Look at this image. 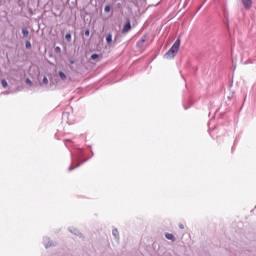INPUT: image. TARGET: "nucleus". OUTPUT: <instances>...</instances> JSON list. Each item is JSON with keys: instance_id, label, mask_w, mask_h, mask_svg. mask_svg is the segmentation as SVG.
<instances>
[{"instance_id": "obj_1", "label": "nucleus", "mask_w": 256, "mask_h": 256, "mask_svg": "<svg viewBox=\"0 0 256 256\" xmlns=\"http://www.w3.org/2000/svg\"><path fill=\"white\" fill-rule=\"evenodd\" d=\"M179 47H181V39L178 38L174 42L172 47L166 52L164 57H166V59H174L175 55H177V53H179Z\"/></svg>"}, {"instance_id": "obj_2", "label": "nucleus", "mask_w": 256, "mask_h": 256, "mask_svg": "<svg viewBox=\"0 0 256 256\" xmlns=\"http://www.w3.org/2000/svg\"><path fill=\"white\" fill-rule=\"evenodd\" d=\"M244 9L249 10L253 7V0H242Z\"/></svg>"}, {"instance_id": "obj_3", "label": "nucleus", "mask_w": 256, "mask_h": 256, "mask_svg": "<svg viewBox=\"0 0 256 256\" xmlns=\"http://www.w3.org/2000/svg\"><path fill=\"white\" fill-rule=\"evenodd\" d=\"M145 41H147V34H144L141 39L137 42V47L141 48L145 45Z\"/></svg>"}, {"instance_id": "obj_4", "label": "nucleus", "mask_w": 256, "mask_h": 256, "mask_svg": "<svg viewBox=\"0 0 256 256\" xmlns=\"http://www.w3.org/2000/svg\"><path fill=\"white\" fill-rule=\"evenodd\" d=\"M44 245H45L46 249H49V247L55 246V244H53V242H51V240L47 237L44 238Z\"/></svg>"}, {"instance_id": "obj_5", "label": "nucleus", "mask_w": 256, "mask_h": 256, "mask_svg": "<svg viewBox=\"0 0 256 256\" xmlns=\"http://www.w3.org/2000/svg\"><path fill=\"white\" fill-rule=\"evenodd\" d=\"M129 31H131V22H128L124 25L122 33H129Z\"/></svg>"}, {"instance_id": "obj_6", "label": "nucleus", "mask_w": 256, "mask_h": 256, "mask_svg": "<svg viewBox=\"0 0 256 256\" xmlns=\"http://www.w3.org/2000/svg\"><path fill=\"white\" fill-rule=\"evenodd\" d=\"M70 232L73 233L74 235H76L77 237H80V238L83 237V234H81V232H79V230H77L75 228L70 229Z\"/></svg>"}, {"instance_id": "obj_7", "label": "nucleus", "mask_w": 256, "mask_h": 256, "mask_svg": "<svg viewBox=\"0 0 256 256\" xmlns=\"http://www.w3.org/2000/svg\"><path fill=\"white\" fill-rule=\"evenodd\" d=\"M85 161H87V160H84L83 162L78 163L76 166L71 165V166L68 168V171H73L74 169H77V167H81V165H83V163H85Z\"/></svg>"}, {"instance_id": "obj_8", "label": "nucleus", "mask_w": 256, "mask_h": 256, "mask_svg": "<svg viewBox=\"0 0 256 256\" xmlns=\"http://www.w3.org/2000/svg\"><path fill=\"white\" fill-rule=\"evenodd\" d=\"M165 237H166V239H168V241H173V242H175V236H174L173 234H171V233H166V234H165Z\"/></svg>"}, {"instance_id": "obj_9", "label": "nucleus", "mask_w": 256, "mask_h": 256, "mask_svg": "<svg viewBox=\"0 0 256 256\" xmlns=\"http://www.w3.org/2000/svg\"><path fill=\"white\" fill-rule=\"evenodd\" d=\"M58 75H59L60 79H62V81H66L67 80V75L64 74L63 71H59Z\"/></svg>"}, {"instance_id": "obj_10", "label": "nucleus", "mask_w": 256, "mask_h": 256, "mask_svg": "<svg viewBox=\"0 0 256 256\" xmlns=\"http://www.w3.org/2000/svg\"><path fill=\"white\" fill-rule=\"evenodd\" d=\"M111 41H113V34L110 33L106 36V42L110 45Z\"/></svg>"}, {"instance_id": "obj_11", "label": "nucleus", "mask_w": 256, "mask_h": 256, "mask_svg": "<svg viewBox=\"0 0 256 256\" xmlns=\"http://www.w3.org/2000/svg\"><path fill=\"white\" fill-rule=\"evenodd\" d=\"M112 235L115 237V239H119V230H117V228L113 229Z\"/></svg>"}, {"instance_id": "obj_12", "label": "nucleus", "mask_w": 256, "mask_h": 256, "mask_svg": "<svg viewBox=\"0 0 256 256\" xmlns=\"http://www.w3.org/2000/svg\"><path fill=\"white\" fill-rule=\"evenodd\" d=\"M23 37H29V30L27 28H22Z\"/></svg>"}, {"instance_id": "obj_13", "label": "nucleus", "mask_w": 256, "mask_h": 256, "mask_svg": "<svg viewBox=\"0 0 256 256\" xmlns=\"http://www.w3.org/2000/svg\"><path fill=\"white\" fill-rule=\"evenodd\" d=\"M1 84H2V87H3L4 89H7V86H8L7 80L2 79V80H1Z\"/></svg>"}, {"instance_id": "obj_14", "label": "nucleus", "mask_w": 256, "mask_h": 256, "mask_svg": "<svg viewBox=\"0 0 256 256\" xmlns=\"http://www.w3.org/2000/svg\"><path fill=\"white\" fill-rule=\"evenodd\" d=\"M105 13H109L111 11V6L106 5L104 8Z\"/></svg>"}, {"instance_id": "obj_15", "label": "nucleus", "mask_w": 256, "mask_h": 256, "mask_svg": "<svg viewBox=\"0 0 256 256\" xmlns=\"http://www.w3.org/2000/svg\"><path fill=\"white\" fill-rule=\"evenodd\" d=\"M91 59H92L93 61H95V59H99V55H98V54H92V55H91Z\"/></svg>"}, {"instance_id": "obj_16", "label": "nucleus", "mask_w": 256, "mask_h": 256, "mask_svg": "<svg viewBox=\"0 0 256 256\" xmlns=\"http://www.w3.org/2000/svg\"><path fill=\"white\" fill-rule=\"evenodd\" d=\"M43 83H44V85H48L49 80L47 79V76L43 77Z\"/></svg>"}, {"instance_id": "obj_17", "label": "nucleus", "mask_w": 256, "mask_h": 256, "mask_svg": "<svg viewBox=\"0 0 256 256\" xmlns=\"http://www.w3.org/2000/svg\"><path fill=\"white\" fill-rule=\"evenodd\" d=\"M26 49H31V42L30 41H26Z\"/></svg>"}, {"instance_id": "obj_18", "label": "nucleus", "mask_w": 256, "mask_h": 256, "mask_svg": "<svg viewBox=\"0 0 256 256\" xmlns=\"http://www.w3.org/2000/svg\"><path fill=\"white\" fill-rule=\"evenodd\" d=\"M89 35H91V31L89 29L85 30V36L89 37Z\"/></svg>"}, {"instance_id": "obj_19", "label": "nucleus", "mask_w": 256, "mask_h": 256, "mask_svg": "<svg viewBox=\"0 0 256 256\" xmlns=\"http://www.w3.org/2000/svg\"><path fill=\"white\" fill-rule=\"evenodd\" d=\"M55 53H61V47L57 46V47L55 48Z\"/></svg>"}, {"instance_id": "obj_20", "label": "nucleus", "mask_w": 256, "mask_h": 256, "mask_svg": "<svg viewBox=\"0 0 256 256\" xmlns=\"http://www.w3.org/2000/svg\"><path fill=\"white\" fill-rule=\"evenodd\" d=\"M26 83H27V85H33V82H31V79H29V78L26 79Z\"/></svg>"}, {"instance_id": "obj_21", "label": "nucleus", "mask_w": 256, "mask_h": 256, "mask_svg": "<svg viewBox=\"0 0 256 256\" xmlns=\"http://www.w3.org/2000/svg\"><path fill=\"white\" fill-rule=\"evenodd\" d=\"M66 39L69 41L71 40V33L66 34Z\"/></svg>"}, {"instance_id": "obj_22", "label": "nucleus", "mask_w": 256, "mask_h": 256, "mask_svg": "<svg viewBox=\"0 0 256 256\" xmlns=\"http://www.w3.org/2000/svg\"><path fill=\"white\" fill-rule=\"evenodd\" d=\"M180 229H185V226L183 224H179Z\"/></svg>"}, {"instance_id": "obj_23", "label": "nucleus", "mask_w": 256, "mask_h": 256, "mask_svg": "<svg viewBox=\"0 0 256 256\" xmlns=\"http://www.w3.org/2000/svg\"><path fill=\"white\" fill-rule=\"evenodd\" d=\"M70 64L74 65L75 64V60H70Z\"/></svg>"}]
</instances>
